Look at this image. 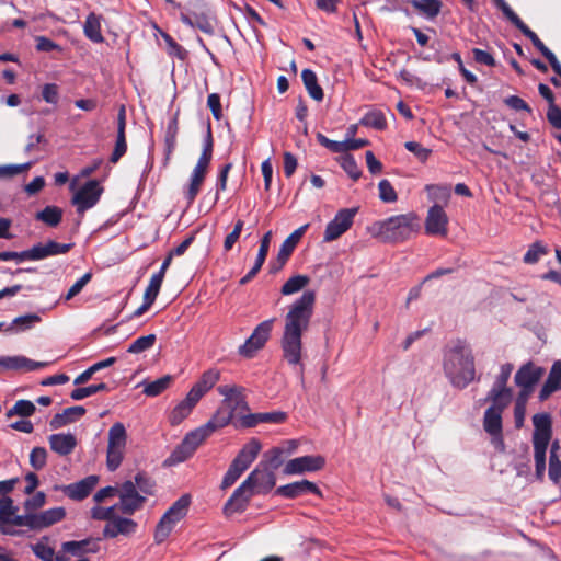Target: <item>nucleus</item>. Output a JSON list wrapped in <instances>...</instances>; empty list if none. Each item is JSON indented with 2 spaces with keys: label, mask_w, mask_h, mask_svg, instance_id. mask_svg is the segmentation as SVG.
Listing matches in <instances>:
<instances>
[{
  "label": "nucleus",
  "mask_w": 561,
  "mask_h": 561,
  "mask_svg": "<svg viewBox=\"0 0 561 561\" xmlns=\"http://www.w3.org/2000/svg\"><path fill=\"white\" fill-rule=\"evenodd\" d=\"M316 302V294L306 290L293 302L285 316V325L280 339L283 358L290 366H297L302 355V333L308 330Z\"/></svg>",
  "instance_id": "f257e3e1"
},
{
  "label": "nucleus",
  "mask_w": 561,
  "mask_h": 561,
  "mask_svg": "<svg viewBox=\"0 0 561 561\" xmlns=\"http://www.w3.org/2000/svg\"><path fill=\"white\" fill-rule=\"evenodd\" d=\"M444 371L453 386L459 389L466 388L476 377L471 350L458 342L445 355Z\"/></svg>",
  "instance_id": "f03ea898"
},
{
  "label": "nucleus",
  "mask_w": 561,
  "mask_h": 561,
  "mask_svg": "<svg viewBox=\"0 0 561 561\" xmlns=\"http://www.w3.org/2000/svg\"><path fill=\"white\" fill-rule=\"evenodd\" d=\"M375 228L376 236L383 242L399 243L419 233L421 220L414 211H410L378 221Z\"/></svg>",
  "instance_id": "7ed1b4c3"
},
{
  "label": "nucleus",
  "mask_w": 561,
  "mask_h": 561,
  "mask_svg": "<svg viewBox=\"0 0 561 561\" xmlns=\"http://www.w3.org/2000/svg\"><path fill=\"white\" fill-rule=\"evenodd\" d=\"M224 419L220 414L213 415L204 425L187 433L181 444L171 453L167 462L170 465L183 462L196 451V449L217 430L224 427Z\"/></svg>",
  "instance_id": "20e7f679"
},
{
  "label": "nucleus",
  "mask_w": 561,
  "mask_h": 561,
  "mask_svg": "<svg viewBox=\"0 0 561 561\" xmlns=\"http://www.w3.org/2000/svg\"><path fill=\"white\" fill-rule=\"evenodd\" d=\"M213 148H214V140H213L211 129H210V127H208L207 135L204 140L203 151L197 160L196 165L193 169L188 187L184 194L185 199L187 202V206H191L194 203V201H195L196 196L198 195L201 187L205 181L210 161L213 159Z\"/></svg>",
  "instance_id": "39448f33"
},
{
  "label": "nucleus",
  "mask_w": 561,
  "mask_h": 561,
  "mask_svg": "<svg viewBox=\"0 0 561 561\" xmlns=\"http://www.w3.org/2000/svg\"><path fill=\"white\" fill-rule=\"evenodd\" d=\"M191 503L192 496L183 494L167 510L154 529V541L157 543L165 541L175 525L187 515Z\"/></svg>",
  "instance_id": "423d86ee"
},
{
  "label": "nucleus",
  "mask_w": 561,
  "mask_h": 561,
  "mask_svg": "<svg viewBox=\"0 0 561 561\" xmlns=\"http://www.w3.org/2000/svg\"><path fill=\"white\" fill-rule=\"evenodd\" d=\"M220 396L224 397L221 404L213 415L220 414L225 423L224 427L227 426L233 419L237 410L249 411V404L243 394L244 388L236 385H222L217 388Z\"/></svg>",
  "instance_id": "0eeeda50"
},
{
  "label": "nucleus",
  "mask_w": 561,
  "mask_h": 561,
  "mask_svg": "<svg viewBox=\"0 0 561 561\" xmlns=\"http://www.w3.org/2000/svg\"><path fill=\"white\" fill-rule=\"evenodd\" d=\"M180 20L191 27H197L205 34H214V18L203 0L190 1L186 11L180 13Z\"/></svg>",
  "instance_id": "6e6552de"
},
{
  "label": "nucleus",
  "mask_w": 561,
  "mask_h": 561,
  "mask_svg": "<svg viewBox=\"0 0 561 561\" xmlns=\"http://www.w3.org/2000/svg\"><path fill=\"white\" fill-rule=\"evenodd\" d=\"M127 443V432L123 423L116 422L108 430L106 467L115 471L122 463Z\"/></svg>",
  "instance_id": "1a4fd4ad"
},
{
  "label": "nucleus",
  "mask_w": 561,
  "mask_h": 561,
  "mask_svg": "<svg viewBox=\"0 0 561 561\" xmlns=\"http://www.w3.org/2000/svg\"><path fill=\"white\" fill-rule=\"evenodd\" d=\"M104 188L98 180L85 182L72 196L71 203L76 206L77 213L83 215L94 207L103 194Z\"/></svg>",
  "instance_id": "9d476101"
},
{
  "label": "nucleus",
  "mask_w": 561,
  "mask_h": 561,
  "mask_svg": "<svg viewBox=\"0 0 561 561\" xmlns=\"http://www.w3.org/2000/svg\"><path fill=\"white\" fill-rule=\"evenodd\" d=\"M273 323L274 319H268L256 325L247 341L239 346V354L245 358L254 357L256 352L263 348L265 343L268 341Z\"/></svg>",
  "instance_id": "9b49d317"
},
{
  "label": "nucleus",
  "mask_w": 561,
  "mask_h": 561,
  "mask_svg": "<svg viewBox=\"0 0 561 561\" xmlns=\"http://www.w3.org/2000/svg\"><path fill=\"white\" fill-rule=\"evenodd\" d=\"M247 485L252 489L254 494H267L276 484V476L274 471L261 461L259 466L251 471L244 480Z\"/></svg>",
  "instance_id": "f8f14e48"
},
{
  "label": "nucleus",
  "mask_w": 561,
  "mask_h": 561,
  "mask_svg": "<svg viewBox=\"0 0 561 561\" xmlns=\"http://www.w3.org/2000/svg\"><path fill=\"white\" fill-rule=\"evenodd\" d=\"M117 493L119 497L118 508L125 515H133L136 511L140 510L146 502V497L139 493L135 483L130 480L122 483Z\"/></svg>",
  "instance_id": "ddd939ff"
},
{
  "label": "nucleus",
  "mask_w": 561,
  "mask_h": 561,
  "mask_svg": "<svg viewBox=\"0 0 561 561\" xmlns=\"http://www.w3.org/2000/svg\"><path fill=\"white\" fill-rule=\"evenodd\" d=\"M308 227V224L299 227L284 240L279 248L277 256L270 262V273L276 274L285 266V264L291 256L295 248L297 247L298 242L307 231Z\"/></svg>",
  "instance_id": "4468645a"
},
{
  "label": "nucleus",
  "mask_w": 561,
  "mask_h": 561,
  "mask_svg": "<svg viewBox=\"0 0 561 561\" xmlns=\"http://www.w3.org/2000/svg\"><path fill=\"white\" fill-rule=\"evenodd\" d=\"M357 210V208L340 209L334 218L327 225L323 234V241H334L339 239L344 232H346L352 227Z\"/></svg>",
  "instance_id": "2eb2a0df"
},
{
  "label": "nucleus",
  "mask_w": 561,
  "mask_h": 561,
  "mask_svg": "<svg viewBox=\"0 0 561 561\" xmlns=\"http://www.w3.org/2000/svg\"><path fill=\"white\" fill-rule=\"evenodd\" d=\"M325 466V459L321 455H307L297 457L287 461L284 467V473L291 474H304L306 472H316L323 469Z\"/></svg>",
  "instance_id": "dca6fc26"
},
{
  "label": "nucleus",
  "mask_w": 561,
  "mask_h": 561,
  "mask_svg": "<svg viewBox=\"0 0 561 561\" xmlns=\"http://www.w3.org/2000/svg\"><path fill=\"white\" fill-rule=\"evenodd\" d=\"M254 495L252 489L243 481L225 503L224 514L229 517L236 513H243Z\"/></svg>",
  "instance_id": "f3484780"
},
{
  "label": "nucleus",
  "mask_w": 561,
  "mask_h": 561,
  "mask_svg": "<svg viewBox=\"0 0 561 561\" xmlns=\"http://www.w3.org/2000/svg\"><path fill=\"white\" fill-rule=\"evenodd\" d=\"M425 232L428 236H447L448 216L440 205L430 207L425 219Z\"/></svg>",
  "instance_id": "a211bd4d"
},
{
  "label": "nucleus",
  "mask_w": 561,
  "mask_h": 561,
  "mask_svg": "<svg viewBox=\"0 0 561 561\" xmlns=\"http://www.w3.org/2000/svg\"><path fill=\"white\" fill-rule=\"evenodd\" d=\"M99 483V476L91 474L84 479L67 485H55V490H61L65 495L73 501L87 499Z\"/></svg>",
  "instance_id": "6ab92c4d"
},
{
  "label": "nucleus",
  "mask_w": 561,
  "mask_h": 561,
  "mask_svg": "<svg viewBox=\"0 0 561 561\" xmlns=\"http://www.w3.org/2000/svg\"><path fill=\"white\" fill-rule=\"evenodd\" d=\"M72 247L73 243H59L54 240H49L46 243H37L27 249L28 261H41L48 256L66 254Z\"/></svg>",
  "instance_id": "aec40b11"
},
{
  "label": "nucleus",
  "mask_w": 561,
  "mask_h": 561,
  "mask_svg": "<svg viewBox=\"0 0 561 561\" xmlns=\"http://www.w3.org/2000/svg\"><path fill=\"white\" fill-rule=\"evenodd\" d=\"M492 404L484 412L483 427L490 435H499L502 430V412L510 404L508 400L491 401Z\"/></svg>",
  "instance_id": "412c9836"
},
{
  "label": "nucleus",
  "mask_w": 561,
  "mask_h": 561,
  "mask_svg": "<svg viewBox=\"0 0 561 561\" xmlns=\"http://www.w3.org/2000/svg\"><path fill=\"white\" fill-rule=\"evenodd\" d=\"M307 493H312L322 497V492L318 485L308 480H301L280 485L275 490V495H279L285 499H297Z\"/></svg>",
  "instance_id": "4be33fe9"
},
{
  "label": "nucleus",
  "mask_w": 561,
  "mask_h": 561,
  "mask_svg": "<svg viewBox=\"0 0 561 561\" xmlns=\"http://www.w3.org/2000/svg\"><path fill=\"white\" fill-rule=\"evenodd\" d=\"M287 417V413L283 411L249 413L239 419L238 425L244 428H252L260 423L282 424L286 422Z\"/></svg>",
  "instance_id": "5701e85b"
},
{
  "label": "nucleus",
  "mask_w": 561,
  "mask_h": 561,
  "mask_svg": "<svg viewBox=\"0 0 561 561\" xmlns=\"http://www.w3.org/2000/svg\"><path fill=\"white\" fill-rule=\"evenodd\" d=\"M513 371V365L507 363L502 365L501 373L497 376L492 389L489 391L486 400L489 401H499V400H508L511 401L512 390L506 387V383L511 377Z\"/></svg>",
  "instance_id": "b1692460"
},
{
  "label": "nucleus",
  "mask_w": 561,
  "mask_h": 561,
  "mask_svg": "<svg viewBox=\"0 0 561 561\" xmlns=\"http://www.w3.org/2000/svg\"><path fill=\"white\" fill-rule=\"evenodd\" d=\"M47 365V362H35L21 355L0 357V373L4 370L33 371L45 368Z\"/></svg>",
  "instance_id": "393cba45"
},
{
  "label": "nucleus",
  "mask_w": 561,
  "mask_h": 561,
  "mask_svg": "<svg viewBox=\"0 0 561 561\" xmlns=\"http://www.w3.org/2000/svg\"><path fill=\"white\" fill-rule=\"evenodd\" d=\"M543 374L545 369L542 367L528 362L516 371L514 381L519 388H534Z\"/></svg>",
  "instance_id": "a878e982"
},
{
  "label": "nucleus",
  "mask_w": 561,
  "mask_h": 561,
  "mask_svg": "<svg viewBox=\"0 0 561 561\" xmlns=\"http://www.w3.org/2000/svg\"><path fill=\"white\" fill-rule=\"evenodd\" d=\"M137 527L138 525L134 519L116 516L113 520L106 523L103 528V536L104 538H116L119 535L130 536L136 533Z\"/></svg>",
  "instance_id": "bb28decb"
},
{
  "label": "nucleus",
  "mask_w": 561,
  "mask_h": 561,
  "mask_svg": "<svg viewBox=\"0 0 561 561\" xmlns=\"http://www.w3.org/2000/svg\"><path fill=\"white\" fill-rule=\"evenodd\" d=\"M271 240H272V231L270 230L262 237V239L260 241V248H259L255 263H254L253 267L240 279V282H239L240 285L248 284L260 272V270L262 268V265L264 264L266 256L268 254Z\"/></svg>",
  "instance_id": "cd10ccee"
},
{
  "label": "nucleus",
  "mask_w": 561,
  "mask_h": 561,
  "mask_svg": "<svg viewBox=\"0 0 561 561\" xmlns=\"http://www.w3.org/2000/svg\"><path fill=\"white\" fill-rule=\"evenodd\" d=\"M219 378L220 371L216 368H210L202 374L190 392L201 400L217 383Z\"/></svg>",
  "instance_id": "c85d7f7f"
},
{
  "label": "nucleus",
  "mask_w": 561,
  "mask_h": 561,
  "mask_svg": "<svg viewBox=\"0 0 561 561\" xmlns=\"http://www.w3.org/2000/svg\"><path fill=\"white\" fill-rule=\"evenodd\" d=\"M48 443L53 451L59 456H68L75 450L77 446V438L71 433L51 434L48 437Z\"/></svg>",
  "instance_id": "c756f323"
},
{
  "label": "nucleus",
  "mask_w": 561,
  "mask_h": 561,
  "mask_svg": "<svg viewBox=\"0 0 561 561\" xmlns=\"http://www.w3.org/2000/svg\"><path fill=\"white\" fill-rule=\"evenodd\" d=\"M198 399L194 397L190 391L185 399L179 402L169 415V422L175 426L183 422L193 411L195 405L198 403Z\"/></svg>",
  "instance_id": "7c9ffc66"
},
{
  "label": "nucleus",
  "mask_w": 561,
  "mask_h": 561,
  "mask_svg": "<svg viewBox=\"0 0 561 561\" xmlns=\"http://www.w3.org/2000/svg\"><path fill=\"white\" fill-rule=\"evenodd\" d=\"M61 550L65 553H70L75 557H81L85 553H96L100 547L95 539L85 538L80 541H66L61 545Z\"/></svg>",
  "instance_id": "2f4dec72"
},
{
  "label": "nucleus",
  "mask_w": 561,
  "mask_h": 561,
  "mask_svg": "<svg viewBox=\"0 0 561 561\" xmlns=\"http://www.w3.org/2000/svg\"><path fill=\"white\" fill-rule=\"evenodd\" d=\"M18 511V507L14 506L13 500L9 496H3L0 499V533L9 536H18L20 531L15 530L12 527L8 526V520L12 517Z\"/></svg>",
  "instance_id": "473e14b6"
},
{
  "label": "nucleus",
  "mask_w": 561,
  "mask_h": 561,
  "mask_svg": "<svg viewBox=\"0 0 561 561\" xmlns=\"http://www.w3.org/2000/svg\"><path fill=\"white\" fill-rule=\"evenodd\" d=\"M85 408L82 405H75L65 409L61 413H57L49 421V426L53 430H58L67 424L73 423L85 414Z\"/></svg>",
  "instance_id": "72a5a7b5"
},
{
  "label": "nucleus",
  "mask_w": 561,
  "mask_h": 561,
  "mask_svg": "<svg viewBox=\"0 0 561 561\" xmlns=\"http://www.w3.org/2000/svg\"><path fill=\"white\" fill-rule=\"evenodd\" d=\"M66 516L64 507H54L41 513H34L35 530H41L62 520Z\"/></svg>",
  "instance_id": "f704fd0d"
},
{
  "label": "nucleus",
  "mask_w": 561,
  "mask_h": 561,
  "mask_svg": "<svg viewBox=\"0 0 561 561\" xmlns=\"http://www.w3.org/2000/svg\"><path fill=\"white\" fill-rule=\"evenodd\" d=\"M262 445L259 439L252 438L250 439L243 447L240 449L234 460L240 463L243 468L248 469L251 463L256 459Z\"/></svg>",
  "instance_id": "c9c22d12"
},
{
  "label": "nucleus",
  "mask_w": 561,
  "mask_h": 561,
  "mask_svg": "<svg viewBox=\"0 0 561 561\" xmlns=\"http://www.w3.org/2000/svg\"><path fill=\"white\" fill-rule=\"evenodd\" d=\"M301 80L311 99L321 102L324 98L323 89L318 83L317 75L311 69H304L301 71Z\"/></svg>",
  "instance_id": "e433bc0d"
},
{
  "label": "nucleus",
  "mask_w": 561,
  "mask_h": 561,
  "mask_svg": "<svg viewBox=\"0 0 561 561\" xmlns=\"http://www.w3.org/2000/svg\"><path fill=\"white\" fill-rule=\"evenodd\" d=\"M179 133L178 118H172L165 129L164 135V164L167 165L171 159V156L176 147V137Z\"/></svg>",
  "instance_id": "4c0bfd02"
},
{
  "label": "nucleus",
  "mask_w": 561,
  "mask_h": 561,
  "mask_svg": "<svg viewBox=\"0 0 561 561\" xmlns=\"http://www.w3.org/2000/svg\"><path fill=\"white\" fill-rule=\"evenodd\" d=\"M83 33L93 43H103L104 36L101 32L100 18L95 13H90L83 24Z\"/></svg>",
  "instance_id": "58836bf2"
},
{
  "label": "nucleus",
  "mask_w": 561,
  "mask_h": 561,
  "mask_svg": "<svg viewBox=\"0 0 561 561\" xmlns=\"http://www.w3.org/2000/svg\"><path fill=\"white\" fill-rule=\"evenodd\" d=\"M359 124L376 130H385L388 126L386 115L380 110L368 111L360 119Z\"/></svg>",
  "instance_id": "ea45409f"
},
{
  "label": "nucleus",
  "mask_w": 561,
  "mask_h": 561,
  "mask_svg": "<svg viewBox=\"0 0 561 561\" xmlns=\"http://www.w3.org/2000/svg\"><path fill=\"white\" fill-rule=\"evenodd\" d=\"M42 319L36 313H27L13 319L11 324L5 329L7 332L18 333L24 332L33 328L34 324L41 322Z\"/></svg>",
  "instance_id": "a19ab883"
},
{
  "label": "nucleus",
  "mask_w": 561,
  "mask_h": 561,
  "mask_svg": "<svg viewBox=\"0 0 561 561\" xmlns=\"http://www.w3.org/2000/svg\"><path fill=\"white\" fill-rule=\"evenodd\" d=\"M115 362H116L115 357H108V358H106L104 360H101V362H98V363L93 364L88 369H85L80 375H78L75 378L73 383L76 386L84 385L85 382H88L92 378V376L95 373H98L101 369H104V368H107V367L112 366Z\"/></svg>",
  "instance_id": "79ce46f5"
},
{
  "label": "nucleus",
  "mask_w": 561,
  "mask_h": 561,
  "mask_svg": "<svg viewBox=\"0 0 561 561\" xmlns=\"http://www.w3.org/2000/svg\"><path fill=\"white\" fill-rule=\"evenodd\" d=\"M35 218L49 227H57L62 219V210L57 206H46Z\"/></svg>",
  "instance_id": "37998d69"
},
{
  "label": "nucleus",
  "mask_w": 561,
  "mask_h": 561,
  "mask_svg": "<svg viewBox=\"0 0 561 561\" xmlns=\"http://www.w3.org/2000/svg\"><path fill=\"white\" fill-rule=\"evenodd\" d=\"M310 282V277L307 275H295L290 277L280 288V293L284 296L293 295L305 288Z\"/></svg>",
  "instance_id": "c03bdc74"
},
{
  "label": "nucleus",
  "mask_w": 561,
  "mask_h": 561,
  "mask_svg": "<svg viewBox=\"0 0 561 561\" xmlns=\"http://www.w3.org/2000/svg\"><path fill=\"white\" fill-rule=\"evenodd\" d=\"M549 249L542 241H535L531 243L524 254L523 261L526 264L537 263L543 255L548 254Z\"/></svg>",
  "instance_id": "a18cd8bd"
},
{
  "label": "nucleus",
  "mask_w": 561,
  "mask_h": 561,
  "mask_svg": "<svg viewBox=\"0 0 561 561\" xmlns=\"http://www.w3.org/2000/svg\"><path fill=\"white\" fill-rule=\"evenodd\" d=\"M108 390H110V388L105 382H100L98 385H90L88 387H79V388L73 389L70 392V398L72 400L79 401V400H83L90 396H93L98 392L108 391Z\"/></svg>",
  "instance_id": "49530a36"
},
{
  "label": "nucleus",
  "mask_w": 561,
  "mask_h": 561,
  "mask_svg": "<svg viewBox=\"0 0 561 561\" xmlns=\"http://www.w3.org/2000/svg\"><path fill=\"white\" fill-rule=\"evenodd\" d=\"M412 5L423 12L428 19L437 16L440 12L442 3L438 0H412Z\"/></svg>",
  "instance_id": "de8ad7c7"
},
{
  "label": "nucleus",
  "mask_w": 561,
  "mask_h": 561,
  "mask_svg": "<svg viewBox=\"0 0 561 561\" xmlns=\"http://www.w3.org/2000/svg\"><path fill=\"white\" fill-rule=\"evenodd\" d=\"M172 382V377L165 375L157 380L147 383L144 388V393L148 397H157L167 390Z\"/></svg>",
  "instance_id": "09e8293b"
},
{
  "label": "nucleus",
  "mask_w": 561,
  "mask_h": 561,
  "mask_svg": "<svg viewBox=\"0 0 561 561\" xmlns=\"http://www.w3.org/2000/svg\"><path fill=\"white\" fill-rule=\"evenodd\" d=\"M36 407L30 400H18L14 405L7 412V416L20 415L22 417H28L35 413Z\"/></svg>",
  "instance_id": "8fccbe9b"
},
{
  "label": "nucleus",
  "mask_w": 561,
  "mask_h": 561,
  "mask_svg": "<svg viewBox=\"0 0 561 561\" xmlns=\"http://www.w3.org/2000/svg\"><path fill=\"white\" fill-rule=\"evenodd\" d=\"M247 469L238 463L234 459L230 463L227 472L225 473L221 481V489H228L242 476Z\"/></svg>",
  "instance_id": "3c124183"
},
{
  "label": "nucleus",
  "mask_w": 561,
  "mask_h": 561,
  "mask_svg": "<svg viewBox=\"0 0 561 561\" xmlns=\"http://www.w3.org/2000/svg\"><path fill=\"white\" fill-rule=\"evenodd\" d=\"M156 341V334L140 336L129 344L127 352L131 354H140L147 350H150L154 345Z\"/></svg>",
  "instance_id": "603ef678"
},
{
  "label": "nucleus",
  "mask_w": 561,
  "mask_h": 561,
  "mask_svg": "<svg viewBox=\"0 0 561 561\" xmlns=\"http://www.w3.org/2000/svg\"><path fill=\"white\" fill-rule=\"evenodd\" d=\"M552 432H534L533 434V446L534 455L546 456L549 442L551 439Z\"/></svg>",
  "instance_id": "864d4df0"
},
{
  "label": "nucleus",
  "mask_w": 561,
  "mask_h": 561,
  "mask_svg": "<svg viewBox=\"0 0 561 561\" xmlns=\"http://www.w3.org/2000/svg\"><path fill=\"white\" fill-rule=\"evenodd\" d=\"M134 483L138 491L146 495H152L154 493L156 483L146 472H138L135 476Z\"/></svg>",
  "instance_id": "5fc2aeb1"
},
{
  "label": "nucleus",
  "mask_w": 561,
  "mask_h": 561,
  "mask_svg": "<svg viewBox=\"0 0 561 561\" xmlns=\"http://www.w3.org/2000/svg\"><path fill=\"white\" fill-rule=\"evenodd\" d=\"M341 167L354 181H357L362 175V170L359 169L355 158L348 153L341 157Z\"/></svg>",
  "instance_id": "6e6d98bb"
},
{
  "label": "nucleus",
  "mask_w": 561,
  "mask_h": 561,
  "mask_svg": "<svg viewBox=\"0 0 561 561\" xmlns=\"http://www.w3.org/2000/svg\"><path fill=\"white\" fill-rule=\"evenodd\" d=\"M283 454H284V450L282 448H279V447L272 448L264 455V458H265L264 465L267 466V468L271 469L272 471L278 469L284 462Z\"/></svg>",
  "instance_id": "4d7b16f0"
},
{
  "label": "nucleus",
  "mask_w": 561,
  "mask_h": 561,
  "mask_svg": "<svg viewBox=\"0 0 561 561\" xmlns=\"http://www.w3.org/2000/svg\"><path fill=\"white\" fill-rule=\"evenodd\" d=\"M379 198L383 203H394L398 199L397 192L389 180L383 179L378 184Z\"/></svg>",
  "instance_id": "13d9d810"
},
{
  "label": "nucleus",
  "mask_w": 561,
  "mask_h": 561,
  "mask_svg": "<svg viewBox=\"0 0 561 561\" xmlns=\"http://www.w3.org/2000/svg\"><path fill=\"white\" fill-rule=\"evenodd\" d=\"M34 513L25 512L24 515H16L14 514L12 517L8 520V526H20V527H27L30 530H35V524H34Z\"/></svg>",
  "instance_id": "bf43d9fd"
},
{
  "label": "nucleus",
  "mask_w": 561,
  "mask_h": 561,
  "mask_svg": "<svg viewBox=\"0 0 561 561\" xmlns=\"http://www.w3.org/2000/svg\"><path fill=\"white\" fill-rule=\"evenodd\" d=\"M162 283H163V278L160 277V275L153 274L149 280V284H148L146 290H145L144 299L154 302L159 295Z\"/></svg>",
  "instance_id": "052dcab7"
},
{
  "label": "nucleus",
  "mask_w": 561,
  "mask_h": 561,
  "mask_svg": "<svg viewBox=\"0 0 561 561\" xmlns=\"http://www.w3.org/2000/svg\"><path fill=\"white\" fill-rule=\"evenodd\" d=\"M47 462V451L44 447H34L30 454V463L35 470H42Z\"/></svg>",
  "instance_id": "680f3d73"
},
{
  "label": "nucleus",
  "mask_w": 561,
  "mask_h": 561,
  "mask_svg": "<svg viewBox=\"0 0 561 561\" xmlns=\"http://www.w3.org/2000/svg\"><path fill=\"white\" fill-rule=\"evenodd\" d=\"M243 227H244V221L242 219H238L234 222L232 231L226 236L225 241H224V249L226 252L230 251L233 248V245L240 238Z\"/></svg>",
  "instance_id": "e2e57ef3"
},
{
  "label": "nucleus",
  "mask_w": 561,
  "mask_h": 561,
  "mask_svg": "<svg viewBox=\"0 0 561 561\" xmlns=\"http://www.w3.org/2000/svg\"><path fill=\"white\" fill-rule=\"evenodd\" d=\"M534 432H552L551 416L548 413H537L533 416Z\"/></svg>",
  "instance_id": "0e129e2a"
},
{
  "label": "nucleus",
  "mask_w": 561,
  "mask_h": 561,
  "mask_svg": "<svg viewBox=\"0 0 561 561\" xmlns=\"http://www.w3.org/2000/svg\"><path fill=\"white\" fill-rule=\"evenodd\" d=\"M127 151L126 134L117 133L114 150L110 157L112 163H117Z\"/></svg>",
  "instance_id": "69168bd1"
},
{
  "label": "nucleus",
  "mask_w": 561,
  "mask_h": 561,
  "mask_svg": "<svg viewBox=\"0 0 561 561\" xmlns=\"http://www.w3.org/2000/svg\"><path fill=\"white\" fill-rule=\"evenodd\" d=\"M404 148L412 152L421 162H425L432 154V150L416 141H407Z\"/></svg>",
  "instance_id": "338daca9"
},
{
  "label": "nucleus",
  "mask_w": 561,
  "mask_h": 561,
  "mask_svg": "<svg viewBox=\"0 0 561 561\" xmlns=\"http://www.w3.org/2000/svg\"><path fill=\"white\" fill-rule=\"evenodd\" d=\"M545 383L549 385L556 390H561V360H556L552 364L550 373Z\"/></svg>",
  "instance_id": "774afa93"
}]
</instances>
